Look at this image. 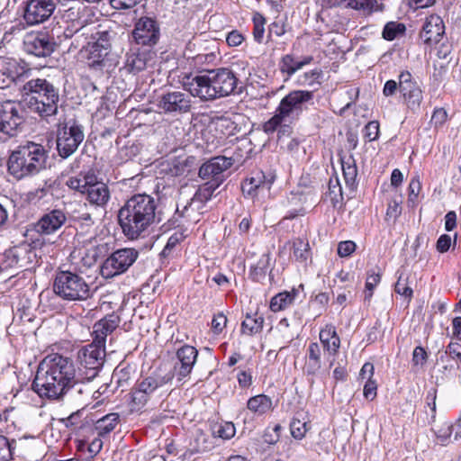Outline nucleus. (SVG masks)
Segmentation results:
<instances>
[{
    "label": "nucleus",
    "instance_id": "obj_13",
    "mask_svg": "<svg viewBox=\"0 0 461 461\" xmlns=\"http://www.w3.org/2000/svg\"><path fill=\"white\" fill-rule=\"evenodd\" d=\"M84 140L82 127L76 122L66 124L58 131L57 149L63 158L71 156Z\"/></svg>",
    "mask_w": 461,
    "mask_h": 461
},
{
    "label": "nucleus",
    "instance_id": "obj_35",
    "mask_svg": "<svg viewBox=\"0 0 461 461\" xmlns=\"http://www.w3.org/2000/svg\"><path fill=\"white\" fill-rule=\"evenodd\" d=\"M216 183L206 182L203 185H201L195 194L193 196V205H195L197 208L199 206H205V203L209 201L213 194V192L218 188Z\"/></svg>",
    "mask_w": 461,
    "mask_h": 461
},
{
    "label": "nucleus",
    "instance_id": "obj_38",
    "mask_svg": "<svg viewBox=\"0 0 461 461\" xmlns=\"http://www.w3.org/2000/svg\"><path fill=\"white\" fill-rule=\"evenodd\" d=\"M270 256L269 254H263L256 265L251 267L250 275L255 281H260L265 277L267 271L270 266Z\"/></svg>",
    "mask_w": 461,
    "mask_h": 461
},
{
    "label": "nucleus",
    "instance_id": "obj_12",
    "mask_svg": "<svg viewBox=\"0 0 461 461\" xmlns=\"http://www.w3.org/2000/svg\"><path fill=\"white\" fill-rule=\"evenodd\" d=\"M23 122L19 104L12 101L0 104V141L16 136Z\"/></svg>",
    "mask_w": 461,
    "mask_h": 461
},
{
    "label": "nucleus",
    "instance_id": "obj_42",
    "mask_svg": "<svg viewBox=\"0 0 461 461\" xmlns=\"http://www.w3.org/2000/svg\"><path fill=\"white\" fill-rule=\"evenodd\" d=\"M294 257L296 260L304 262L309 258L310 247L307 241L297 239L293 243Z\"/></svg>",
    "mask_w": 461,
    "mask_h": 461
},
{
    "label": "nucleus",
    "instance_id": "obj_44",
    "mask_svg": "<svg viewBox=\"0 0 461 461\" xmlns=\"http://www.w3.org/2000/svg\"><path fill=\"white\" fill-rule=\"evenodd\" d=\"M14 80V73L7 67L5 59H0V89L8 87Z\"/></svg>",
    "mask_w": 461,
    "mask_h": 461
},
{
    "label": "nucleus",
    "instance_id": "obj_2",
    "mask_svg": "<svg viewBox=\"0 0 461 461\" xmlns=\"http://www.w3.org/2000/svg\"><path fill=\"white\" fill-rule=\"evenodd\" d=\"M157 202L147 194L130 197L118 212L122 233L129 240L142 238L156 222Z\"/></svg>",
    "mask_w": 461,
    "mask_h": 461
},
{
    "label": "nucleus",
    "instance_id": "obj_18",
    "mask_svg": "<svg viewBox=\"0 0 461 461\" xmlns=\"http://www.w3.org/2000/svg\"><path fill=\"white\" fill-rule=\"evenodd\" d=\"M26 52L37 57L50 56L55 49V42L46 32L27 33L23 40Z\"/></svg>",
    "mask_w": 461,
    "mask_h": 461
},
{
    "label": "nucleus",
    "instance_id": "obj_3",
    "mask_svg": "<svg viewBox=\"0 0 461 461\" xmlns=\"http://www.w3.org/2000/svg\"><path fill=\"white\" fill-rule=\"evenodd\" d=\"M237 84V77L227 68L205 70L194 77L186 76L183 78L185 90L202 101L228 96L234 93Z\"/></svg>",
    "mask_w": 461,
    "mask_h": 461
},
{
    "label": "nucleus",
    "instance_id": "obj_10",
    "mask_svg": "<svg viewBox=\"0 0 461 461\" xmlns=\"http://www.w3.org/2000/svg\"><path fill=\"white\" fill-rule=\"evenodd\" d=\"M139 251L132 248H124L113 251L102 263L101 276L105 278H113L125 273L137 260Z\"/></svg>",
    "mask_w": 461,
    "mask_h": 461
},
{
    "label": "nucleus",
    "instance_id": "obj_32",
    "mask_svg": "<svg viewBox=\"0 0 461 461\" xmlns=\"http://www.w3.org/2000/svg\"><path fill=\"white\" fill-rule=\"evenodd\" d=\"M11 249L17 263V268L28 269L36 258L35 251L27 244H22Z\"/></svg>",
    "mask_w": 461,
    "mask_h": 461
},
{
    "label": "nucleus",
    "instance_id": "obj_55",
    "mask_svg": "<svg viewBox=\"0 0 461 461\" xmlns=\"http://www.w3.org/2000/svg\"><path fill=\"white\" fill-rule=\"evenodd\" d=\"M96 52L92 53V45L89 48L88 65L92 68H99L103 65L104 58L108 53H104L102 49L96 48Z\"/></svg>",
    "mask_w": 461,
    "mask_h": 461
},
{
    "label": "nucleus",
    "instance_id": "obj_47",
    "mask_svg": "<svg viewBox=\"0 0 461 461\" xmlns=\"http://www.w3.org/2000/svg\"><path fill=\"white\" fill-rule=\"evenodd\" d=\"M327 195L330 196L333 203H338L342 198V188L337 176L330 179Z\"/></svg>",
    "mask_w": 461,
    "mask_h": 461
},
{
    "label": "nucleus",
    "instance_id": "obj_31",
    "mask_svg": "<svg viewBox=\"0 0 461 461\" xmlns=\"http://www.w3.org/2000/svg\"><path fill=\"white\" fill-rule=\"evenodd\" d=\"M321 347L317 342L310 343L307 349V360L304 372L309 375H314L321 367Z\"/></svg>",
    "mask_w": 461,
    "mask_h": 461
},
{
    "label": "nucleus",
    "instance_id": "obj_15",
    "mask_svg": "<svg viewBox=\"0 0 461 461\" xmlns=\"http://www.w3.org/2000/svg\"><path fill=\"white\" fill-rule=\"evenodd\" d=\"M233 164L231 158L223 156L214 157L203 163L199 169V176L206 182L220 185L224 180V172Z\"/></svg>",
    "mask_w": 461,
    "mask_h": 461
},
{
    "label": "nucleus",
    "instance_id": "obj_5",
    "mask_svg": "<svg viewBox=\"0 0 461 461\" xmlns=\"http://www.w3.org/2000/svg\"><path fill=\"white\" fill-rule=\"evenodd\" d=\"M24 102L28 108L42 118L58 113L59 90L45 78H33L23 86Z\"/></svg>",
    "mask_w": 461,
    "mask_h": 461
},
{
    "label": "nucleus",
    "instance_id": "obj_64",
    "mask_svg": "<svg viewBox=\"0 0 461 461\" xmlns=\"http://www.w3.org/2000/svg\"><path fill=\"white\" fill-rule=\"evenodd\" d=\"M239 385L241 388H249L252 384V374L250 371L242 370L237 375Z\"/></svg>",
    "mask_w": 461,
    "mask_h": 461
},
{
    "label": "nucleus",
    "instance_id": "obj_16",
    "mask_svg": "<svg viewBox=\"0 0 461 461\" xmlns=\"http://www.w3.org/2000/svg\"><path fill=\"white\" fill-rule=\"evenodd\" d=\"M55 8L53 0H27L23 18L29 25L39 24L47 21Z\"/></svg>",
    "mask_w": 461,
    "mask_h": 461
},
{
    "label": "nucleus",
    "instance_id": "obj_1",
    "mask_svg": "<svg viewBox=\"0 0 461 461\" xmlns=\"http://www.w3.org/2000/svg\"><path fill=\"white\" fill-rule=\"evenodd\" d=\"M75 377L73 361L59 354L47 356L39 365L32 387L41 397L60 399Z\"/></svg>",
    "mask_w": 461,
    "mask_h": 461
},
{
    "label": "nucleus",
    "instance_id": "obj_59",
    "mask_svg": "<svg viewBox=\"0 0 461 461\" xmlns=\"http://www.w3.org/2000/svg\"><path fill=\"white\" fill-rule=\"evenodd\" d=\"M227 324V317L222 312L215 314L212 321V329L215 334L222 332Z\"/></svg>",
    "mask_w": 461,
    "mask_h": 461
},
{
    "label": "nucleus",
    "instance_id": "obj_27",
    "mask_svg": "<svg viewBox=\"0 0 461 461\" xmlns=\"http://www.w3.org/2000/svg\"><path fill=\"white\" fill-rule=\"evenodd\" d=\"M313 61L312 56H303L301 59H297L293 54H286L283 56L279 62V69L281 73L291 77L297 71L303 69L305 66L311 64Z\"/></svg>",
    "mask_w": 461,
    "mask_h": 461
},
{
    "label": "nucleus",
    "instance_id": "obj_14",
    "mask_svg": "<svg viewBox=\"0 0 461 461\" xmlns=\"http://www.w3.org/2000/svg\"><path fill=\"white\" fill-rule=\"evenodd\" d=\"M157 106L164 113L182 114L190 112L192 101L184 92L168 91L158 97Z\"/></svg>",
    "mask_w": 461,
    "mask_h": 461
},
{
    "label": "nucleus",
    "instance_id": "obj_43",
    "mask_svg": "<svg viewBox=\"0 0 461 461\" xmlns=\"http://www.w3.org/2000/svg\"><path fill=\"white\" fill-rule=\"evenodd\" d=\"M131 379V368L128 366H117L113 373L112 382L117 384V386H124L128 384Z\"/></svg>",
    "mask_w": 461,
    "mask_h": 461
},
{
    "label": "nucleus",
    "instance_id": "obj_39",
    "mask_svg": "<svg viewBox=\"0 0 461 461\" xmlns=\"http://www.w3.org/2000/svg\"><path fill=\"white\" fill-rule=\"evenodd\" d=\"M203 206H199L197 208L195 205H193V198L189 203L183 205L182 209H180L179 204L177 205L176 212L180 213L182 217L186 218L191 222L199 221V216L203 212Z\"/></svg>",
    "mask_w": 461,
    "mask_h": 461
},
{
    "label": "nucleus",
    "instance_id": "obj_33",
    "mask_svg": "<svg viewBox=\"0 0 461 461\" xmlns=\"http://www.w3.org/2000/svg\"><path fill=\"white\" fill-rule=\"evenodd\" d=\"M119 422V414L112 412L97 420L95 429L99 437H105L116 428Z\"/></svg>",
    "mask_w": 461,
    "mask_h": 461
},
{
    "label": "nucleus",
    "instance_id": "obj_11",
    "mask_svg": "<svg viewBox=\"0 0 461 461\" xmlns=\"http://www.w3.org/2000/svg\"><path fill=\"white\" fill-rule=\"evenodd\" d=\"M313 96L312 90H293L281 99L277 109L292 122L299 119L308 104H312Z\"/></svg>",
    "mask_w": 461,
    "mask_h": 461
},
{
    "label": "nucleus",
    "instance_id": "obj_45",
    "mask_svg": "<svg viewBox=\"0 0 461 461\" xmlns=\"http://www.w3.org/2000/svg\"><path fill=\"white\" fill-rule=\"evenodd\" d=\"M14 440L9 441L5 436H0V461H10L13 458Z\"/></svg>",
    "mask_w": 461,
    "mask_h": 461
},
{
    "label": "nucleus",
    "instance_id": "obj_50",
    "mask_svg": "<svg viewBox=\"0 0 461 461\" xmlns=\"http://www.w3.org/2000/svg\"><path fill=\"white\" fill-rule=\"evenodd\" d=\"M12 268H17V263L15 262L12 249H9L3 254H0V273Z\"/></svg>",
    "mask_w": 461,
    "mask_h": 461
},
{
    "label": "nucleus",
    "instance_id": "obj_46",
    "mask_svg": "<svg viewBox=\"0 0 461 461\" xmlns=\"http://www.w3.org/2000/svg\"><path fill=\"white\" fill-rule=\"evenodd\" d=\"M405 32V26L402 23H388L383 31V37L387 41L394 40L398 35Z\"/></svg>",
    "mask_w": 461,
    "mask_h": 461
},
{
    "label": "nucleus",
    "instance_id": "obj_49",
    "mask_svg": "<svg viewBox=\"0 0 461 461\" xmlns=\"http://www.w3.org/2000/svg\"><path fill=\"white\" fill-rule=\"evenodd\" d=\"M347 4L353 9L371 13L375 10L377 0H347Z\"/></svg>",
    "mask_w": 461,
    "mask_h": 461
},
{
    "label": "nucleus",
    "instance_id": "obj_57",
    "mask_svg": "<svg viewBox=\"0 0 461 461\" xmlns=\"http://www.w3.org/2000/svg\"><path fill=\"white\" fill-rule=\"evenodd\" d=\"M379 123L376 121L369 122L364 128V138L367 141H373L378 139Z\"/></svg>",
    "mask_w": 461,
    "mask_h": 461
},
{
    "label": "nucleus",
    "instance_id": "obj_34",
    "mask_svg": "<svg viewBox=\"0 0 461 461\" xmlns=\"http://www.w3.org/2000/svg\"><path fill=\"white\" fill-rule=\"evenodd\" d=\"M264 318L258 312L253 315L247 314L241 323V332L248 336L255 335L263 329Z\"/></svg>",
    "mask_w": 461,
    "mask_h": 461
},
{
    "label": "nucleus",
    "instance_id": "obj_63",
    "mask_svg": "<svg viewBox=\"0 0 461 461\" xmlns=\"http://www.w3.org/2000/svg\"><path fill=\"white\" fill-rule=\"evenodd\" d=\"M447 111L443 108H438L432 114L431 123L434 124L435 127L441 126L447 121Z\"/></svg>",
    "mask_w": 461,
    "mask_h": 461
},
{
    "label": "nucleus",
    "instance_id": "obj_52",
    "mask_svg": "<svg viewBox=\"0 0 461 461\" xmlns=\"http://www.w3.org/2000/svg\"><path fill=\"white\" fill-rule=\"evenodd\" d=\"M437 389L431 388L428 391L426 395V407H428L430 411L429 413V423L434 422L436 420V412H437Z\"/></svg>",
    "mask_w": 461,
    "mask_h": 461
},
{
    "label": "nucleus",
    "instance_id": "obj_58",
    "mask_svg": "<svg viewBox=\"0 0 461 461\" xmlns=\"http://www.w3.org/2000/svg\"><path fill=\"white\" fill-rule=\"evenodd\" d=\"M357 245L352 240L340 241L338 244V255L341 258L350 256L356 250Z\"/></svg>",
    "mask_w": 461,
    "mask_h": 461
},
{
    "label": "nucleus",
    "instance_id": "obj_28",
    "mask_svg": "<svg viewBox=\"0 0 461 461\" xmlns=\"http://www.w3.org/2000/svg\"><path fill=\"white\" fill-rule=\"evenodd\" d=\"M152 56L153 53L150 51H131L127 54L125 67L131 73H139L147 68Z\"/></svg>",
    "mask_w": 461,
    "mask_h": 461
},
{
    "label": "nucleus",
    "instance_id": "obj_41",
    "mask_svg": "<svg viewBox=\"0 0 461 461\" xmlns=\"http://www.w3.org/2000/svg\"><path fill=\"white\" fill-rule=\"evenodd\" d=\"M288 120L280 113V111L276 108L275 114L263 124V131L267 134L274 133L283 122H286Z\"/></svg>",
    "mask_w": 461,
    "mask_h": 461
},
{
    "label": "nucleus",
    "instance_id": "obj_29",
    "mask_svg": "<svg viewBox=\"0 0 461 461\" xmlns=\"http://www.w3.org/2000/svg\"><path fill=\"white\" fill-rule=\"evenodd\" d=\"M247 408L254 415L263 416L274 409L273 401L268 395L258 394L248 400Z\"/></svg>",
    "mask_w": 461,
    "mask_h": 461
},
{
    "label": "nucleus",
    "instance_id": "obj_54",
    "mask_svg": "<svg viewBox=\"0 0 461 461\" xmlns=\"http://www.w3.org/2000/svg\"><path fill=\"white\" fill-rule=\"evenodd\" d=\"M381 280V276L378 273H369L366 277V291H365V296L366 299H370L373 295V291L375 287L379 284Z\"/></svg>",
    "mask_w": 461,
    "mask_h": 461
},
{
    "label": "nucleus",
    "instance_id": "obj_62",
    "mask_svg": "<svg viewBox=\"0 0 461 461\" xmlns=\"http://www.w3.org/2000/svg\"><path fill=\"white\" fill-rule=\"evenodd\" d=\"M376 390L377 386L375 381L373 379H367L364 385L363 393L365 398L370 401L374 400L376 396Z\"/></svg>",
    "mask_w": 461,
    "mask_h": 461
},
{
    "label": "nucleus",
    "instance_id": "obj_36",
    "mask_svg": "<svg viewBox=\"0 0 461 461\" xmlns=\"http://www.w3.org/2000/svg\"><path fill=\"white\" fill-rule=\"evenodd\" d=\"M296 295L295 290L291 292H283L275 295L270 302V309L272 312H276L286 309L290 306Z\"/></svg>",
    "mask_w": 461,
    "mask_h": 461
},
{
    "label": "nucleus",
    "instance_id": "obj_30",
    "mask_svg": "<svg viewBox=\"0 0 461 461\" xmlns=\"http://www.w3.org/2000/svg\"><path fill=\"white\" fill-rule=\"evenodd\" d=\"M320 340L330 354L335 355L340 346V339L333 325L328 324L320 331Z\"/></svg>",
    "mask_w": 461,
    "mask_h": 461
},
{
    "label": "nucleus",
    "instance_id": "obj_22",
    "mask_svg": "<svg viewBox=\"0 0 461 461\" xmlns=\"http://www.w3.org/2000/svg\"><path fill=\"white\" fill-rule=\"evenodd\" d=\"M445 33V25L439 15L431 14L428 16L420 32L422 42L432 47L438 44Z\"/></svg>",
    "mask_w": 461,
    "mask_h": 461
},
{
    "label": "nucleus",
    "instance_id": "obj_7",
    "mask_svg": "<svg viewBox=\"0 0 461 461\" xmlns=\"http://www.w3.org/2000/svg\"><path fill=\"white\" fill-rule=\"evenodd\" d=\"M172 378L169 374L153 373L140 380L131 392V410L140 411L154 397L166 393L165 387Z\"/></svg>",
    "mask_w": 461,
    "mask_h": 461
},
{
    "label": "nucleus",
    "instance_id": "obj_37",
    "mask_svg": "<svg viewBox=\"0 0 461 461\" xmlns=\"http://www.w3.org/2000/svg\"><path fill=\"white\" fill-rule=\"evenodd\" d=\"M322 76V71L321 69H312L308 72H304L299 75L296 78V84L299 86L303 87H312L315 85H321V77Z\"/></svg>",
    "mask_w": 461,
    "mask_h": 461
},
{
    "label": "nucleus",
    "instance_id": "obj_61",
    "mask_svg": "<svg viewBox=\"0 0 461 461\" xmlns=\"http://www.w3.org/2000/svg\"><path fill=\"white\" fill-rule=\"evenodd\" d=\"M428 358V355L424 348L418 346L412 353V363L414 366H424Z\"/></svg>",
    "mask_w": 461,
    "mask_h": 461
},
{
    "label": "nucleus",
    "instance_id": "obj_56",
    "mask_svg": "<svg viewBox=\"0 0 461 461\" xmlns=\"http://www.w3.org/2000/svg\"><path fill=\"white\" fill-rule=\"evenodd\" d=\"M445 357H449L452 359H458L461 358V344L458 342H450L444 354H442L439 357V359L443 362Z\"/></svg>",
    "mask_w": 461,
    "mask_h": 461
},
{
    "label": "nucleus",
    "instance_id": "obj_26",
    "mask_svg": "<svg viewBox=\"0 0 461 461\" xmlns=\"http://www.w3.org/2000/svg\"><path fill=\"white\" fill-rule=\"evenodd\" d=\"M19 447L23 450L25 457L39 461L42 459L46 454V444L39 438H23L19 441Z\"/></svg>",
    "mask_w": 461,
    "mask_h": 461
},
{
    "label": "nucleus",
    "instance_id": "obj_4",
    "mask_svg": "<svg viewBox=\"0 0 461 461\" xmlns=\"http://www.w3.org/2000/svg\"><path fill=\"white\" fill-rule=\"evenodd\" d=\"M48 150L40 143L26 141L14 150L8 159V172L16 179L35 176L46 168Z\"/></svg>",
    "mask_w": 461,
    "mask_h": 461
},
{
    "label": "nucleus",
    "instance_id": "obj_24",
    "mask_svg": "<svg viewBox=\"0 0 461 461\" xmlns=\"http://www.w3.org/2000/svg\"><path fill=\"white\" fill-rule=\"evenodd\" d=\"M120 321V317L113 313L95 322L93 328L94 341L92 343L104 348L106 337L118 327Z\"/></svg>",
    "mask_w": 461,
    "mask_h": 461
},
{
    "label": "nucleus",
    "instance_id": "obj_51",
    "mask_svg": "<svg viewBox=\"0 0 461 461\" xmlns=\"http://www.w3.org/2000/svg\"><path fill=\"white\" fill-rule=\"evenodd\" d=\"M98 34H100V36L97 38L96 41H95L94 43L91 44L92 45V53L95 54V52H96V50H97L96 48L104 50H103L104 53H108L109 49L111 47L109 32H98Z\"/></svg>",
    "mask_w": 461,
    "mask_h": 461
},
{
    "label": "nucleus",
    "instance_id": "obj_48",
    "mask_svg": "<svg viewBox=\"0 0 461 461\" xmlns=\"http://www.w3.org/2000/svg\"><path fill=\"white\" fill-rule=\"evenodd\" d=\"M290 429L291 434L294 438L302 439L309 429V426L306 421L294 418L290 424Z\"/></svg>",
    "mask_w": 461,
    "mask_h": 461
},
{
    "label": "nucleus",
    "instance_id": "obj_17",
    "mask_svg": "<svg viewBox=\"0 0 461 461\" xmlns=\"http://www.w3.org/2000/svg\"><path fill=\"white\" fill-rule=\"evenodd\" d=\"M399 91L411 110L417 111L420 108L423 98L422 91L409 71L399 75Z\"/></svg>",
    "mask_w": 461,
    "mask_h": 461
},
{
    "label": "nucleus",
    "instance_id": "obj_40",
    "mask_svg": "<svg viewBox=\"0 0 461 461\" xmlns=\"http://www.w3.org/2000/svg\"><path fill=\"white\" fill-rule=\"evenodd\" d=\"M253 22V38L256 42L262 43L265 34V24L266 19L265 17L259 14L255 13L252 18Z\"/></svg>",
    "mask_w": 461,
    "mask_h": 461
},
{
    "label": "nucleus",
    "instance_id": "obj_23",
    "mask_svg": "<svg viewBox=\"0 0 461 461\" xmlns=\"http://www.w3.org/2000/svg\"><path fill=\"white\" fill-rule=\"evenodd\" d=\"M197 356V349L189 345H185L176 351L178 362L175 365V370L179 380L185 378L191 374Z\"/></svg>",
    "mask_w": 461,
    "mask_h": 461
},
{
    "label": "nucleus",
    "instance_id": "obj_25",
    "mask_svg": "<svg viewBox=\"0 0 461 461\" xmlns=\"http://www.w3.org/2000/svg\"><path fill=\"white\" fill-rule=\"evenodd\" d=\"M275 181V176H267L262 171H258L242 184V192L250 196L258 194L259 190L269 191L271 185Z\"/></svg>",
    "mask_w": 461,
    "mask_h": 461
},
{
    "label": "nucleus",
    "instance_id": "obj_20",
    "mask_svg": "<svg viewBox=\"0 0 461 461\" xmlns=\"http://www.w3.org/2000/svg\"><path fill=\"white\" fill-rule=\"evenodd\" d=\"M86 383H88L87 380L75 379L66 387L60 399H65L77 407L81 406L83 410L90 402V395L93 391Z\"/></svg>",
    "mask_w": 461,
    "mask_h": 461
},
{
    "label": "nucleus",
    "instance_id": "obj_53",
    "mask_svg": "<svg viewBox=\"0 0 461 461\" xmlns=\"http://www.w3.org/2000/svg\"><path fill=\"white\" fill-rule=\"evenodd\" d=\"M342 171L346 184L348 186H353L357 176V170L355 164L342 163Z\"/></svg>",
    "mask_w": 461,
    "mask_h": 461
},
{
    "label": "nucleus",
    "instance_id": "obj_60",
    "mask_svg": "<svg viewBox=\"0 0 461 461\" xmlns=\"http://www.w3.org/2000/svg\"><path fill=\"white\" fill-rule=\"evenodd\" d=\"M421 189V184L419 176L413 177L409 184V202L414 203L418 198L419 193Z\"/></svg>",
    "mask_w": 461,
    "mask_h": 461
},
{
    "label": "nucleus",
    "instance_id": "obj_8",
    "mask_svg": "<svg viewBox=\"0 0 461 461\" xmlns=\"http://www.w3.org/2000/svg\"><path fill=\"white\" fill-rule=\"evenodd\" d=\"M53 291L67 301H84L91 295L90 287L84 277L70 271H60L56 275Z\"/></svg>",
    "mask_w": 461,
    "mask_h": 461
},
{
    "label": "nucleus",
    "instance_id": "obj_6",
    "mask_svg": "<svg viewBox=\"0 0 461 461\" xmlns=\"http://www.w3.org/2000/svg\"><path fill=\"white\" fill-rule=\"evenodd\" d=\"M66 185L72 190L86 194V201L95 207L104 208L111 198L107 185L97 180L94 171L69 177Z\"/></svg>",
    "mask_w": 461,
    "mask_h": 461
},
{
    "label": "nucleus",
    "instance_id": "obj_9",
    "mask_svg": "<svg viewBox=\"0 0 461 461\" xmlns=\"http://www.w3.org/2000/svg\"><path fill=\"white\" fill-rule=\"evenodd\" d=\"M104 348L91 343L78 352V366L75 369V377L79 380L92 381L95 378L104 364Z\"/></svg>",
    "mask_w": 461,
    "mask_h": 461
},
{
    "label": "nucleus",
    "instance_id": "obj_19",
    "mask_svg": "<svg viewBox=\"0 0 461 461\" xmlns=\"http://www.w3.org/2000/svg\"><path fill=\"white\" fill-rule=\"evenodd\" d=\"M132 35L138 44L155 45L160 35L158 24L150 17H141L135 24Z\"/></svg>",
    "mask_w": 461,
    "mask_h": 461
},
{
    "label": "nucleus",
    "instance_id": "obj_21",
    "mask_svg": "<svg viewBox=\"0 0 461 461\" xmlns=\"http://www.w3.org/2000/svg\"><path fill=\"white\" fill-rule=\"evenodd\" d=\"M67 214L61 209H53L44 213L35 223L34 229L41 235L57 232L67 222Z\"/></svg>",
    "mask_w": 461,
    "mask_h": 461
}]
</instances>
